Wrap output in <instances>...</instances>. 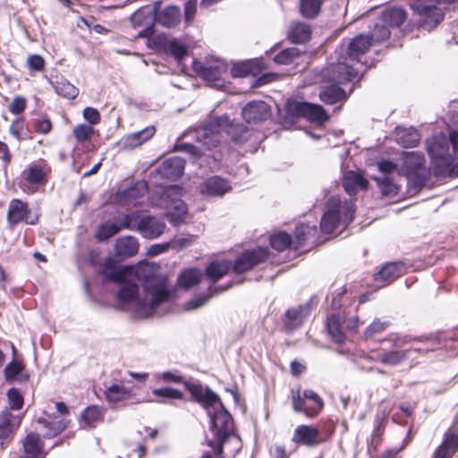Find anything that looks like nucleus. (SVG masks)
Masks as SVG:
<instances>
[{"label":"nucleus","instance_id":"obj_30","mask_svg":"<svg viewBox=\"0 0 458 458\" xmlns=\"http://www.w3.org/2000/svg\"><path fill=\"white\" fill-rule=\"evenodd\" d=\"M181 20L180 8L176 6H168L156 14V22L166 28L176 26Z\"/></svg>","mask_w":458,"mask_h":458},{"label":"nucleus","instance_id":"obj_35","mask_svg":"<svg viewBox=\"0 0 458 458\" xmlns=\"http://www.w3.org/2000/svg\"><path fill=\"white\" fill-rule=\"evenodd\" d=\"M396 141L403 148H413L420 141L418 131L411 128H398L396 132Z\"/></svg>","mask_w":458,"mask_h":458},{"label":"nucleus","instance_id":"obj_25","mask_svg":"<svg viewBox=\"0 0 458 458\" xmlns=\"http://www.w3.org/2000/svg\"><path fill=\"white\" fill-rule=\"evenodd\" d=\"M139 250V242L133 236H123L116 240L114 252L118 257H131Z\"/></svg>","mask_w":458,"mask_h":458},{"label":"nucleus","instance_id":"obj_20","mask_svg":"<svg viewBox=\"0 0 458 458\" xmlns=\"http://www.w3.org/2000/svg\"><path fill=\"white\" fill-rule=\"evenodd\" d=\"M404 271V266L400 262H391L386 264L377 273L374 275V279L379 284V287L393 283Z\"/></svg>","mask_w":458,"mask_h":458},{"label":"nucleus","instance_id":"obj_15","mask_svg":"<svg viewBox=\"0 0 458 458\" xmlns=\"http://www.w3.org/2000/svg\"><path fill=\"white\" fill-rule=\"evenodd\" d=\"M373 42L369 35L360 34L349 42L346 56L362 69L365 65L362 57L369 50Z\"/></svg>","mask_w":458,"mask_h":458},{"label":"nucleus","instance_id":"obj_51","mask_svg":"<svg viewBox=\"0 0 458 458\" xmlns=\"http://www.w3.org/2000/svg\"><path fill=\"white\" fill-rule=\"evenodd\" d=\"M292 243V237L285 232H279L270 237V245L273 249L283 251Z\"/></svg>","mask_w":458,"mask_h":458},{"label":"nucleus","instance_id":"obj_61","mask_svg":"<svg viewBox=\"0 0 458 458\" xmlns=\"http://www.w3.org/2000/svg\"><path fill=\"white\" fill-rule=\"evenodd\" d=\"M152 394L157 397L167 398V399H182L183 394L171 387H164L154 389Z\"/></svg>","mask_w":458,"mask_h":458},{"label":"nucleus","instance_id":"obj_37","mask_svg":"<svg viewBox=\"0 0 458 458\" xmlns=\"http://www.w3.org/2000/svg\"><path fill=\"white\" fill-rule=\"evenodd\" d=\"M13 414L5 410L0 414V438H6L19 426Z\"/></svg>","mask_w":458,"mask_h":458},{"label":"nucleus","instance_id":"obj_59","mask_svg":"<svg viewBox=\"0 0 458 458\" xmlns=\"http://www.w3.org/2000/svg\"><path fill=\"white\" fill-rule=\"evenodd\" d=\"M7 398L12 410H20L23 406V396L16 388H11L7 392Z\"/></svg>","mask_w":458,"mask_h":458},{"label":"nucleus","instance_id":"obj_13","mask_svg":"<svg viewBox=\"0 0 458 458\" xmlns=\"http://www.w3.org/2000/svg\"><path fill=\"white\" fill-rule=\"evenodd\" d=\"M268 257V249L259 247L255 250L242 252L234 261L233 271L235 273H244L251 269L254 266L265 261Z\"/></svg>","mask_w":458,"mask_h":458},{"label":"nucleus","instance_id":"obj_34","mask_svg":"<svg viewBox=\"0 0 458 458\" xmlns=\"http://www.w3.org/2000/svg\"><path fill=\"white\" fill-rule=\"evenodd\" d=\"M319 98L325 104L333 105L338 101L344 100L346 98V93L339 86L332 84L321 89Z\"/></svg>","mask_w":458,"mask_h":458},{"label":"nucleus","instance_id":"obj_45","mask_svg":"<svg viewBox=\"0 0 458 458\" xmlns=\"http://www.w3.org/2000/svg\"><path fill=\"white\" fill-rule=\"evenodd\" d=\"M142 212L133 211L129 214H125L122 217H115L118 220L120 229H129L137 231V226L140 219L141 218Z\"/></svg>","mask_w":458,"mask_h":458},{"label":"nucleus","instance_id":"obj_16","mask_svg":"<svg viewBox=\"0 0 458 458\" xmlns=\"http://www.w3.org/2000/svg\"><path fill=\"white\" fill-rule=\"evenodd\" d=\"M131 22L135 29H139L140 37H149L154 33L156 14L149 8H141L131 15Z\"/></svg>","mask_w":458,"mask_h":458},{"label":"nucleus","instance_id":"obj_29","mask_svg":"<svg viewBox=\"0 0 458 458\" xmlns=\"http://www.w3.org/2000/svg\"><path fill=\"white\" fill-rule=\"evenodd\" d=\"M406 11L401 7H390L383 11L380 21L388 27H400L406 20Z\"/></svg>","mask_w":458,"mask_h":458},{"label":"nucleus","instance_id":"obj_40","mask_svg":"<svg viewBox=\"0 0 458 458\" xmlns=\"http://www.w3.org/2000/svg\"><path fill=\"white\" fill-rule=\"evenodd\" d=\"M323 0H300V12L305 18L312 19L320 12Z\"/></svg>","mask_w":458,"mask_h":458},{"label":"nucleus","instance_id":"obj_8","mask_svg":"<svg viewBox=\"0 0 458 458\" xmlns=\"http://www.w3.org/2000/svg\"><path fill=\"white\" fill-rule=\"evenodd\" d=\"M121 284L120 289L117 293V300L121 304L131 303L139 311H142L145 314L152 312L156 308H150L148 304L143 302L144 295L140 297L139 287L131 277L117 282Z\"/></svg>","mask_w":458,"mask_h":458},{"label":"nucleus","instance_id":"obj_31","mask_svg":"<svg viewBox=\"0 0 458 458\" xmlns=\"http://www.w3.org/2000/svg\"><path fill=\"white\" fill-rule=\"evenodd\" d=\"M311 36V29L310 26L304 22H294L289 32L288 37L289 39L295 44L305 43L310 40Z\"/></svg>","mask_w":458,"mask_h":458},{"label":"nucleus","instance_id":"obj_38","mask_svg":"<svg viewBox=\"0 0 458 458\" xmlns=\"http://www.w3.org/2000/svg\"><path fill=\"white\" fill-rule=\"evenodd\" d=\"M231 267V263L226 260L223 261H214L211 262L207 269L208 276L213 281L216 282L228 273Z\"/></svg>","mask_w":458,"mask_h":458},{"label":"nucleus","instance_id":"obj_9","mask_svg":"<svg viewBox=\"0 0 458 458\" xmlns=\"http://www.w3.org/2000/svg\"><path fill=\"white\" fill-rule=\"evenodd\" d=\"M364 71L345 56L336 64H330L325 71V76L337 84H342L352 81Z\"/></svg>","mask_w":458,"mask_h":458},{"label":"nucleus","instance_id":"obj_54","mask_svg":"<svg viewBox=\"0 0 458 458\" xmlns=\"http://www.w3.org/2000/svg\"><path fill=\"white\" fill-rule=\"evenodd\" d=\"M72 134L74 138L81 142L89 140L94 134V129L92 126L88 124H78L73 128Z\"/></svg>","mask_w":458,"mask_h":458},{"label":"nucleus","instance_id":"obj_43","mask_svg":"<svg viewBox=\"0 0 458 458\" xmlns=\"http://www.w3.org/2000/svg\"><path fill=\"white\" fill-rule=\"evenodd\" d=\"M148 192V183L144 181L137 182L123 192V197L129 201L137 200Z\"/></svg>","mask_w":458,"mask_h":458},{"label":"nucleus","instance_id":"obj_32","mask_svg":"<svg viewBox=\"0 0 458 458\" xmlns=\"http://www.w3.org/2000/svg\"><path fill=\"white\" fill-rule=\"evenodd\" d=\"M309 310V304L289 309L285 313L287 318L285 323L286 327L289 330H293L296 327L300 326L302 323L303 318L308 315Z\"/></svg>","mask_w":458,"mask_h":458},{"label":"nucleus","instance_id":"obj_60","mask_svg":"<svg viewBox=\"0 0 458 458\" xmlns=\"http://www.w3.org/2000/svg\"><path fill=\"white\" fill-rule=\"evenodd\" d=\"M45 173L39 166L32 165L28 169L27 180L31 183H43L46 180Z\"/></svg>","mask_w":458,"mask_h":458},{"label":"nucleus","instance_id":"obj_12","mask_svg":"<svg viewBox=\"0 0 458 458\" xmlns=\"http://www.w3.org/2000/svg\"><path fill=\"white\" fill-rule=\"evenodd\" d=\"M420 352V350L412 348L404 350L397 348L380 350L372 352V355L369 356V359L385 366L397 367L403 364L413 352Z\"/></svg>","mask_w":458,"mask_h":458},{"label":"nucleus","instance_id":"obj_28","mask_svg":"<svg viewBox=\"0 0 458 458\" xmlns=\"http://www.w3.org/2000/svg\"><path fill=\"white\" fill-rule=\"evenodd\" d=\"M457 450L458 436L454 433L447 432L443 443L435 451L433 458H452Z\"/></svg>","mask_w":458,"mask_h":458},{"label":"nucleus","instance_id":"obj_26","mask_svg":"<svg viewBox=\"0 0 458 458\" xmlns=\"http://www.w3.org/2000/svg\"><path fill=\"white\" fill-rule=\"evenodd\" d=\"M131 396V389L120 383H113L105 390V398L110 404L128 400Z\"/></svg>","mask_w":458,"mask_h":458},{"label":"nucleus","instance_id":"obj_14","mask_svg":"<svg viewBox=\"0 0 458 458\" xmlns=\"http://www.w3.org/2000/svg\"><path fill=\"white\" fill-rule=\"evenodd\" d=\"M165 228L166 224L163 218L142 213L137 232L145 239L154 240L160 237Z\"/></svg>","mask_w":458,"mask_h":458},{"label":"nucleus","instance_id":"obj_47","mask_svg":"<svg viewBox=\"0 0 458 458\" xmlns=\"http://www.w3.org/2000/svg\"><path fill=\"white\" fill-rule=\"evenodd\" d=\"M316 233V225L301 224L297 225L294 231V235L297 240L298 247L301 246L310 236H314Z\"/></svg>","mask_w":458,"mask_h":458},{"label":"nucleus","instance_id":"obj_33","mask_svg":"<svg viewBox=\"0 0 458 458\" xmlns=\"http://www.w3.org/2000/svg\"><path fill=\"white\" fill-rule=\"evenodd\" d=\"M23 449L27 457L37 458L43 452V442L37 433H29L23 440Z\"/></svg>","mask_w":458,"mask_h":458},{"label":"nucleus","instance_id":"obj_56","mask_svg":"<svg viewBox=\"0 0 458 458\" xmlns=\"http://www.w3.org/2000/svg\"><path fill=\"white\" fill-rule=\"evenodd\" d=\"M303 397L312 403V405H309V409L312 411V415L318 413L323 407L324 403L320 396L312 390H305L303 392Z\"/></svg>","mask_w":458,"mask_h":458},{"label":"nucleus","instance_id":"obj_1","mask_svg":"<svg viewBox=\"0 0 458 458\" xmlns=\"http://www.w3.org/2000/svg\"><path fill=\"white\" fill-rule=\"evenodd\" d=\"M184 386L192 400L199 403L209 417L211 436L206 438L208 445L217 458L234 457L242 449V439L236 432L232 415L225 408L218 394L208 386L191 378L184 381ZM201 458L212 456L209 452H205Z\"/></svg>","mask_w":458,"mask_h":458},{"label":"nucleus","instance_id":"obj_7","mask_svg":"<svg viewBox=\"0 0 458 458\" xmlns=\"http://www.w3.org/2000/svg\"><path fill=\"white\" fill-rule=\"evenodd\" d=\"M285 119L293 122L294 119L305 117L310 122L324 123L328 120L325 109L316 104L296 99H288L284 106Z\"/></svg>","mask_w":458,"mask_h":458},{"label":"nucleus","instance_id":"obj_4","mask_svg":"<svg viewBox=\"0 0 458 458\" xmlns=\"http://www.w3.org/2000/svg\"><path fill=\"white\" fill-rule=\"evenodd\" d=\"M354 204L352 200L341 202L336 197L328 199L327 210L321 218L320 229L324 233H331L340 224H349L354 218Z\"/></svg>","mask_w":458,"mask_h":458},{"label":"nucleus","instance_id":"obj_63","mask_svg":"<svg viewBox=\"0 0 458 458\" xmlns=\"http://www.w3.org/2000/svg\"><path fill=\"white\" fill-rule=\"evenodd\" d=\"M251 72V68L248 63L235 64L232 67L231 73L234 78H243L248 76Z\"/></svg>","mask_w":458,"mask_h":458},{"label":"nucleus","instance_id":"obj_3","mask_svg":"<svg viewBox=\"0 0 458 458\" xmlns=\"http://www.w3.org/2000/svg\"><path fill=\"white\" fill-rule=\"evenodd\" d=\"M222 133L228 135L233 141L242 143L248 140L250 132L243 124L234 123L227 115H222L196 129L195 137L207 149H211L220 142Z\"/></svg>","mask_w":458,"mask_h":458},{"label":"nucleus","instance_id":"obj_10","mask_svg":"<svg viewBox=\"0 0 458 458\" xmlns=\"http://www.w3.org/2000/svg\"><path fill=\"white\" fill-rule=\"evenodd\" d=\"M428 0H417L411 4V8L420 16V26L427 30H431L437 27L444 19L441 9Z\"/></svg>","mask_w":458,"mask_h":458},{"label":"nucleus","instance_id":"obj_44","mask_svg":"<svg viewBox=\"0 0 458 458\" xmlns=\"http://www.w3.org/2000/svg\"><path fill=\"white\" fill-rule=\"evenodd\" d=\"M375 180L377 182V186L383 196L393 197L395 196L399 191V187L394 183L388 175H383L382 177H377Z\"/></svg>","mask_w":458,"mask_h":458},{"label":"nucleus","instance_id":"obj_19","mask_svg":"<svg viewBox=\"0 0 458 458\" xmlns=\"http://www.w3.org/2000/svg\"><path fill=\"white\" fill-rule=\"evenodd\" d=\"M29 214L27 204L20 199H13L9 204L7 221L12 226L23 221L29 225H34L37 218H30Z\"/></svg>","mask_w":458,"mask_h":458},{"label":"nucleus","instance_id":"obj_42","mask_svg":"<svg viewBox=\"0 0 458 458\" xmlns=\"http://www.w3.org/2000/svg\"><path fill=\"white\" fill-rule=\"evenodd\" d=\"M403 164L408 172L415 173L424 165V157L419 152H407L403 157Z\"/></svg>","mask_w":458,"mask_h":458},{"label":"nucleus","instance_id":"obj_36","mask_svg":"<svg viewBox=\"0 0 458 458\" xmlns=\"http://www.w3.org/2000/svg\"><path fill=\"white\" fill-rule=\"evenodd\" d=\"M120 231L118 220L114 217L98 227L95 237L98 241L103 242L115 235Z\"/></svg>","mask_w":458,"mask_h":458},{"label":"nucleus","instance_id":"obj_58","mask_svg":"<svg viewBox=\"0 0 458 458\" xmlns=\"http://www.w3.org/2000/svg\"><path fill=\"white\" fill-rule=\"evenodd\" d=\"M386 340L392 342L393 347L401 349L403 346L410 344L412 341H421L420 337L412 338L408 335H390Z\"/></svg>","mask_w":458,"mask_h":458},{"label":"nucleus","instance_id":"obj_11","mask_svg":"<svg viewBox=\"0 0 458 458\" xmlns=\"http://www.w3.org/2000/svg\"><path fill=\"white\" fill-rule=\"evenodd\" d=\"M192 69L204 81L212 83L220 81L222 75L227 72L228 65L223 60L210 58L205 63L194 60Z\"/></svg>","mask_w":458,"mask_h":458},{"label":"nucleus","instance_id":"obj_18","mask_svg":"<svg viewBox=\"0 0 458 458\" xmlns=\"http://www.w3.org/2000/svg\"><path fill=\"white\" fill-rule=\"evenodd\" d=\"M242 116L248 123H260L270 116V106L261 100L250 101L242 108Z\"/></svg>","mask_w":458,"mask_h":458},{"label":"nucleus","instance_id":"obj_17","mask_svg":"<svg viewBox=\"0 0 458 458\" xmlns=\"http://www.w3.org/2000/svg\"><path fill=\"white\" fill-rule=\"evenodd\" d=\"M292 440L297 445L308 447L316 446L323 441L318 428L308 425L298 426L294 429Z\"/></svg>","mask_w":458,"mask_h":458},{"label":"nucleus","instance_id":"obj_50","mask_svg":"<svg viewBox=\"0 0 458 458\" xmlns=\"http://www.w3.org/2000/svg\"><path fill=\"white\" fill-rule=\"evenodd\" d=\"M166 51L170 53L178 62L187 55V47L184 43L177 38L166 42Z\"/></svg>","mask_w":458,"mask_h":458},{"label":"nucleus","instance_id":"obj_39","mask_svg":"<svg viewBox=\"0 0 458 458\" xmlns=\"http://www.w3.org/2000/svg\"><path fill=\"white\" fill-rule=\"evenodd\" d=\"M38 422L43 424L45 428H47V431L45 433V437L47 438L54 437L62 431H64L67 428L69 423V421L65 419H61L48 422L44 418H39L38 420Z\"/></svg>","mask_w":458,"mask_h":458},{"label":"nucleus","instance_id":"obj_53","mask_svg":"<svg viewBox=\"0 0 458 458\" xmlns=\"http://www.w3.org/2000/svg\"><path fill=\"white\" fill-rule=\"evenodd\" d=\"M24 365L13 359L10 361L4 369L5 379L9 382H13L19 379V375L23 370Z\"/></svg>","mask_w":458,"mask_h":458},{"label":"nucleus","instance_id":"obj_6","mask_svg":"<svg viewBox=\"0 0 458 458\" xmlns=\"http://www.w3.org/2000/svg\"><path fill=\"white\" fill-rule=\"evenodd\" d=\"M158 205L166 210V216L174 225L183 223L188 215L187 205L180 199V189L177 186L163 189Z\"/></svg>","mask_w":458,"mask_h":458},{"label":"nucleus","instance_id":"obj_2","mask_svg":"<svg viewBox=\"0 0 458 458\" xmlns=\"http://www.w3.org/2000/svg\"><path fill=\"white\" fill-rule=\"evenodd\" d=\"M160 267L153 262H140L135 267H119L105 273V277L120 282L126 277H136L141 283L145 304L157 308L167 301L172 294V288L167 277L159 273Z\"/></svg>","mask_w":458,"mask_h":458},{"label":"nucleus","instance_id":"obj_27","mask_svg":"<svg viewBox=\"0 0 458 458\" xmlns=\"http://www.w3.org/2000/svg\"><path fill=\"white\" fill-rule=\"evenodd\" d=\"M155 132L156 128L154 126H148L141 131L124 136L122 140V143L126 148H133L151 139Z\"/></svg>","mask_w":458,"mask_h":458},{"label":"nucleus","instance_id":"obj_57","mask_svg":"<svg viewBox=\"0 0 458 458\" xmlns=\"http://www.w3.org/2000/svg\"><path fill=\"white\" fill-rule=\"evenodd\" d=\"M390 326L387 320L375 319L366 329L365 335L371 337L377 334L385 331Z\"/></svg>","mask_w":458,"mask_h":458},{"label":"nucleus","instance_id":"obj_41","mask_svg":"<svg viewBox=\"0 0 458 458\" xmlns=\"http://www.w3.org/2000/svg\"><path fill=\"white\" fill-rule=\"evenodd\" d=\"M201 271L196 268H191L183 271L178 277L180 286L186 289L197 284L201 279Z\"/></svg>","mask_w":458,"mask_h":458},{"label":"nucleus","instance_id":"obj_52","mask_svg":"<svg viewBox=\"0 0 458 458\" xmlns=\"http://www.w3.org/2000/svg\"><path fill=\"white\" fill-rule=\"evenodd\" d=\"M390 34L389 27L379 21L375 24L369 36L373 43H379L387 39Z\"/></svg>","mask_w":458,"mask_h":458},{"label":"nucleus","instance_id":"obj_5","mask_svg":"<svg viewBox=\"0 0 458 458\" xmlns=\"http://www.w3.org/2000/svg\"><path fill=\"white\" fill-rule=\"evenodd\" d=\"M450 138L448 139L443 133L427 140V151L437 174H445L457 157V154L453 152V146L450 147Z\"/></svg>","mask_w":458,"mask_h":458},{"label":"nucleus","instance_id":"obj_22","mask_svg":"<svg viewBox=\"0 0 458 458\" xmlns=\"http://www.w3.org/2000/svg\"><path fill=\"white\" fill-rule=\"evenodd\" d=\"M185 160L180 157H173L165 160L158 167V174L165 178L174 180L184 171Z\"/></svg>","mask_w":458,"mask_h":458},{"label":"nucleus","instance_id":"obj_55","mask_svg":"<svg viewBox=\"0 0 458 458\" xmlns=\"http://www.w3.org/2000/svg\"><path fill=\"white\" fill-rule=\"evenodd\" d=\"M293 407L296 412H303L307 416H312V411L309 409V406L306 405L303 394H301L300 390L296 393L293 391Z\"/></svg>","mask_w":458,"mask_h":458},{"label":"nucleus","instance_id":"obj_46","mask_svg":"<svg viewBox=\"0 0 458 458\" xmlns=\"http://www.w3.org/2000/svg\"><path fill=\"white\" fill-rule=\"evenodd\" d=\"M301 54V52L298 47H288L276 55L274 57V62L278 64L287 65L298 58Z\"/></svg>","mask_w":458,"mask_h":458},{"label":"nucleus","instance_id":"obj_48","mask_svg":"<svg viewBox=\"0 0 458 458\" xmlns=\"http://www.w3.org/2000/svg\"><path fill=\"white\" fill-rule=\"evenodd\" d=\"M54 87L58 95L69 99H74L79 94V89L66 80L57 81Z\"/></svg>","mask_w":458,"mask_h":458},{"label":"nucleus","instance_id":"obj_21","mask_svg":"<svg viewBox=\"0 0 458 458\" xmlns=\"http://www.w3.org/2000/svg\"><path fill=\"white\" fill-rule=\"evenodd\" d=\"M368 185L369 181L360 172L349 170L343 175V186L349 195L367 190Z\"/></svg>","mask_w":458,"mask_h":458},{"label":"nucleus","instance_id":"obj_24","mask_svg":"<svg viewBox=\"0 0 458 458\" xmlns=\"http://www.w3.org/2000/svg\"><path fill=\"white\" fill-rule=\"evenodd\" d=\"M105 409L100 406H89L81 414L80 425L81 428H95L103 420Z\"/></svg>","mask_w":458,"mask_h":458},{"label":"nucleus","instance_id":"obj_64","mask_svg":"<svg viewBox=\"0 0 458 458\" xmlns=\"http://www.w3.org/2000/svg\"><path fill=\"white\" fill-rule=\"evenodd\" d=\"M26 106V100L22 97H15L9 106V111L14 114H19L23 112Z\"/></svg>","mask_w":458,"mask_h":458},{"label":"nucleus","instance_id":"obj_49","mask_svg":"<svg viewBox=\"0 0 458 458\" xmlns=\"http://www.w3.org/2000/svg\"><path fill=\"white\" fill-rule=\"evenodd\" d=\"M327 331L332 339L337 343L341 344L344 341L345 335L344 332L340 328V320L339 317L335 315H332L327 321Z\"/></svg>","mask_w":458,"mask_h":458},{"label":"nucleus","instance_id":"obj_23","mask_svg":"<svg viewBox=\"0 0 458 458\" xmlns=\"http://www.w3.org/2000/svg\"><path fill=\"white\" fill-rule=\"evenodd\" d=\"M231 189L232 187L228 181L220 176H212L204 182L200 191L207 196H222Z\"/></svg>","mask_w":458,"mask_h":458},{"label":"nucleus","instance_id":"obj_62","mask_svg":"<svg viewBox=\"0 0 458 458\" xmlns=\"http://www.w3.org/2000/svg\"><path fill=\"white\" fill-rule=\"evenodd\" d=\"M83 118L89 123V125H96L100 123L101 116L99 112L94 107H86L83 110Z\"/></svg>","mask_w":458,"mask_h":458}]
</instances>
